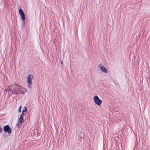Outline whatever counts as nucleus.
<instances>
[{
	"label": "nucleus",
	"instance_id": "6e6552de",
	"mask_svg": "<svg viewBox=\"0 0 150 150\" xmlns=\"http://www.w3.org/2000/svg\"><path fill=\"white\" fill-rule=\"evenodd\" d=\"M33 78V76L32 75L30 74L29 75L28 77V82L30 84H32V80Z\"/></svg>",
	"mask_w": 150,
	"mask_h": 150
},
{
	"label": "nucleus",
	"instance_id": "0eeeda50",
	"mask_svg": "<svg viewBox=\"0 0 150 150\" xmlns=\"http://www.w3.org/2000/svg\"><path fill=\"white\" fill-rule=\"evenodd\" d=\"M19 12L22 20L23 21L25 20V14L23 10L21 9H20L19 10Z\"/></svg>",
	"mask_w": 150,
	"mask_h": 150
},
{
	"label": "nucleus",
	"instance_id": "9b49d317",
	"mask_svg": "<svg viewBox=\"0 0 150 150\" xmlns=\"http://www.w3.org/2000/svg\"><path fill=\"white\" fill-rule=\"evenodd\" d=\"M61 63L62 64H63V62H62V61H61Z\"/></svg>",
	"mask_w": 150,
	"mask_h": 150
},
{
	"label": "nucleus",
	"instance_id": "423d86ee",
	"mask_svg": "<svg viewBox=\"0 0 150 150\" xmlns=\"http://www.w3.org/2000/svg\"><path fill=\"white\" fill-rule=\"evenodd\" d=\"M98 67L99 69H101L103 72H104L105 73H108V71L105 68V67L102 65L100 64L98 65Z\"/></svg>",
	"mask_w": 150,
	"mask_h": 150
},
{
	"label": "nucleus",
	"instance_id": "f257e3e1",
	"mask_svg": "<svg viewBox=\"0 0 150 150\" xmlns=\"http://www.w3.org/2000/svg\"><path fill=\"white\" fill-rule=\"evenodd\" d=\"M16 92L15 93H14L15 94L22 93L24 94L27 91V90L26 89L20 85H17L16 84Z\"/></svg>",
	"mask_w": 150,
	"mask_h": 150
},
{
	"label": "nucleus",
	"instance_id": "20e7f679",
	"mask_svg": "<svg viewBox=\"0 0 150 150\" xmlns=\"http://www.w3.org/2000/svg\"><path fill=\"white\" fill-rule=\"evenodd\" d=\"M94 101L96 104L98 105H100L102 103V100L100 99L98 96H95L94 97Z\"/></svg>",
	"mask_w": 150,
	"mask_h": 150
},
{
	"label": "nucleus",
	"instance_id": "f03ea898",
	"mask_svg": "<svg viewBox=\"0 0 150 150\" xmlns=\"http://www.w3.org/2000/svg\"><path fill=\"white\" fill-rule=\"evenodd\" d=\"M16 84H13L6 87L5 91H11L12 93H15L16 92Z\"/></svg>",
	"mask_w": 150,
	"mask_h": 150
},
{
	"label": "nucleus",
	"instance_id": "7ed1b4c3",
	"mask_svg": "<svg viewBox=\"0 0 150 150\" xmlns=\"http://www.w3.org/2000/svg\"><path fill=\"white\" fill-rule=\"evenodd\" d=\"M24 110H23L22 113L21 115L20 118V121L21 123L23 122V117L24 115H25L27 113V109L26 108L24 107H23Z\"/></svg>",
	"mask_w": 150,
	"mask_h": 150
},
{
	"label": "nucleus",
	"instance_id": "9d476101",
	"mask_svg": "<svg viewBox=\"0 0 150 150\" xmlns=\"http://www.w3.org/2000/svg\"><path fill=\"white\" fill-rule=\"evenodd\" d=\"M2 131V129L1 127H0V133Z\"/></svg>",
	"mask_w": 150,
	"mask_h": 150
},
{
	"label": "nucleus",
	"instance_id": "39448f33",
	"mask_svg": "<svg viewBox=\"0 0 150 150\" xmlns=\"http://www.w3.org/2000/svg\"><path fill=\"white\" fill-rule=\"evenodd\" d=\"M3 129L6 132H7L9 134H11V133L12 129L8 125L5 126L4 127Z\"/></svg>",
	"mask_w": 150,
	"mask_h": 150
},
{
	"label": "nucleus",
	"instance_id": "1a4fd4ad",
	"mask_svg": "<svg viewBox=\"0 0 150 150\" xmlns=\"http://www.w3.org/2000/svg\"><path fill=\"white\" fill-rule=\"evenodd\" d=\"M22 107V106H21L19 109H18V111L19 112H21V108Z\"/></svg>",
	"mask_w": 150,
	"mask_h": 150
}]
</instances>
